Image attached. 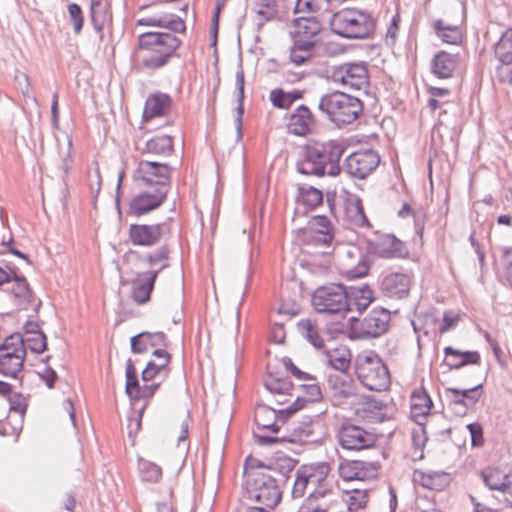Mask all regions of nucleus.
Instances as JSON below:
<instances>
[{
    "label": "nucleus",
    "mask_w": 512,
    "mask_h": 512,
    "mask_svg": "<svg viewBox=\"0 0 512 512\" xmlns=\"http://www.w3.org/2000/svg\"><path fill=\"white\" fill-rule=\"evenodd\" d=\"M306 400L297 396L296 399L285 408L276 409L264 403H258L254 410V422L259 432H254L256 442L262 446H272L279 443H296V442H315L316 439H312L311 435L318 424L313 423H298L293 427L287 428L293 433L290 435L282 436H271L272 434H278L282 427L286 424L290 426L288 420L291 416L304 408Z\"/></svg>",
    "instance_id": "1"
},
{
    "label": "nucleus",
    "mask_w": 512,
    "mask_h": 512,
    "mask_svg": "<svg viewBox=\"0 0 512 512\" xmlns=\"http://www.w3.org/2000/svg\"><path fill=\"white\" fill-rule=\"evenodd\" d=\"M297 462L288 465L286 462L276 464V470L262 475H254L245 482V497L268 508H275L282 499L286 487Z\"/></svg>",
    "instance_id": "2"
},
{
    "label": "nucleus",
    "mask_w": 512,
    "mask_h": 512,
    "mask_svg": "<svg viewBox=\"0 0 512 512\" xmlns=\"http://www.w3.org/2000/svg\"><path fill=\"white\" fill-rule=\"evenodd\" d=\"M181 41L167 32H145L138 36L134 57L147 70L164 67L180 46Z\"/></svg>",
    "instance_id": "3"
},
{
    "label": "nucleus",
    "mask_w": 512,
    "mask_h": 512,
    "mask_svg": "<svg viewBox=\"0 0 512 512\" xmlns=\"http://www.w3.org/2000/svg\"><path fill=\"white\" fill-rule=\"evenodd\" d=\"M342 153L343 149L334 142L309 145L304 158L298 163V171L303 175L338 176L341 172L339 160Z\"/></svg>",
    "instance_id": "4"
},
{
    "label": "nucleus",
    "mask_w": 512,
    "mask_h": 512,
    "mask_svg": "<svg viewBox=\"0 0 512 512\" xmlns=\"http://www.w3.org/2000/svg\"><path fill=\"white\" fill-rule=\"evenodd\" d=\"M355 374L360 383L371 391H384L390 386V373L374 351L359 353L354 360Z\"/></svg>",
    "instance_id": "5"
},
{
    "label": "nucleus",
    "mask_w": 512,
    "mask_h": 512,
    "mask_svg": "<svg viewBox=\"0 0 512 512\" xmlns=\"http://www.w3.org/2000/svg\"><path fill=\"white\" fill-rule=\"evenodd\" d=\"M330 24L336 34L346 38H366L375 28V22L370 14L354 8L335 12Z\"/></svg>",
    "instance_id": "6"
},
{
    "label": "nucleus",
    "mask_w": 512,
    "mask_h": 512,
    "mask_svg": "<svg viewBox=\"0 0 512 512\" xmlns=\"http://www.w3.org/2000/svg\"><path fill=\"white\" fill-rule=\"evenodd\" d=\"M362 108V102L357 97L340 91L322 96L319 102V109L338 125L354 122L362 112Z\"/></svg>",
    "instance_id": "7"
},
{
    "label": "nucleus",
    "mask_w": 512,
    "mask_h": 512,
    "mask_svg": "<svg viewBox=\"0 0 512 512\" xmlns=\"http://www.w3.org/2000/svg\"><path fill=\"white\" fill-rule=\"evenodd\" d=\"M26 353L23 337L20 333L7 336L0 344V374L17 378L24 366Z\"/></svg>",
    "instance_id": "8"
},
{
    "label": "nucleus",
    "mask_w": 512,
    "mask_h": 512,
    "mask_svg": "<svg viewBox=\"0 0 512 512\" xmlns=\"http://www.w3.org/2000/svg\"><path fill=\"white\" fill-rule=\"evenodd\" d=\"M312 304L318 312L335 314L350 310L348 295L342 284L321 286L312 295Z\"/></svg>",
    "instance_id": "9"
},
{
    "label": "nucleus",
    "mask_w": 512,
    "mask_h": 512,
    "mask_svg": "<svg viewBox=\"0 0 512 512\" xmlns=\"http://www.w3.org/2000/svg\"><path fill=\"white\" fill-rule=\"evenodd\" d=\"M366 322H323L328 340H335L341 336L349 339L376 338L386 332L390 322H375L373 328L365 329Z\"/></svg>",
    "instance_id": "10"
},
{
    "label": "nucleus",
    "mask_w": 512,
    "mask_h": 512,
    "mask_svg": "<svg viewBox=\"0 0 512 512\" xmlns=\"http://www.w3.org/2000/svg\"><path fill=\"white\" fill-rule=\"evenodd\" d=\"M330 465L327 462H315L301 465L295 473L292 487V497L301 498L304 496L309 485L316 489H325L322 483L330 473Z\"/></svg>",
    "instance_id": "11"
},
{
    "label": "nucleus",
    "mask_w": 512,
    "mask_h": 512,
    "mask_svg": "<svg viewBox=\"0 0 512 512\" xmlns=\"http://www.w3.org/2000/svg\"><path fill=\"white\" fill-rule=\"evenodd\" d=\"M338 441L345 450L360 451L374 447L378 437L361 426L345 421L338 430Z\"/></svg>",
    "instance_id": "12"
},
{
    "label": "nucleus",
    "mask_w": 512,
    "mask_h": 512,
    "mask_svg": "<svg viewBox=\"0 0 512 512\" xmlns=\"http://www.w3.org/2000/svg\"><path fill=\"white\" fill-rule=\"evenodd\" d=\"M144 1L142 8L146 11L137 19L136 25L161 27L178 33L185 31L186 26L182 18L167 12L162 6L154 8L152 7L154 4L147 6V1Z\"/></svg>",
    "instance_id": "13"
},
{
    "label": "nucleus",
    "mask_w": 512,
    "mask_h": 512,
    "mask_svg": "<svg viewBox=\"0 0 512 512\" xmlns=\"http://www.w3.org/2000/svg\"><path fill=\"white\" fill-rule=\"evenodd\" d=\"M171 172L172 168L166 163L141 160L134 171V179L142 184L166 190Z\"/></svg>",
    "instance_id": "14"
},
{
    "label": "nucleus",
    "mask_w": 512,
    "mask_h": 512,
    "mask_svg": "<svg viewBox=\"0 0 512 512\" xmlns=\"http://www.w3.org/2000/svg\"><path fill=\"white\" fill-rule=\"evenodd\" d=\"M327 389L333 406L341 407L358 395V385L353 377L345 373H329L326 377Z\"/></svg>",
    "instance_id": "15"
},
{
    "label": "nucleus",
    "mask_w": 512,
    "mask_h": 512,
    "mask_svg": "<svg viewBox=\"0 0 512 512\" xmlns=\"http://www.w3.org/2000/svg\"><path fill=\"white\" fill-rule=\"evenodd\" d=\"M445 394L448 408L457 416H464L472 410L483 394V384L465 389L447 387Z\"/></svg>",
    "instance_id": "16"
},
{
    "label": "nucleus",
    "mask_w": 512,
    "mask_h": 512,
    "mask_svg": "<svg viewBox=\"0 0 512 512\" xmlns=\"http://www.w3.org/2000/svg\"><path fill=\"white\" fill-rule=\"evenodd\" d=\"M332 80L345 87L361 90L368 87V69L363 63H343L333 68Z\"/></svg>",
    "instance_id": "17"
},
{
    "label": "nucleus",
    "mask_w": 512,
    "mask_h": 512,
    "mask_svg": "<svg viewBox=\"0 0 512 512\" xmlns=\"http://www.w3.org/2000/svg\"><path fill=\"white\" fill-rule=\"evenodd\" d=\"M342 508V502L331 489H316L305 498L297 512H338Z\"/></svg>",
    "instance_id": "18"
},
{
    "label": "nucleus",
    "mask_w": 512,
    "mask_h": 512,
    "mask_svg": "<svg viewBox=\"0 0 512 512\" xmlns=\"http://www.w3.org/2000/svg\"><path fill=\"white\" fill-rule=\"evenodd\" d=\"M7 400L9 402V414L5 423L0 427V435H18L22 429L24 415L28 408V399L21 393L12 392Z\"/></svg>",
    "instance_id": "19"
},
{
    "label": "nucleus",
    "mask_w": 512,
    "mask_h": 512,
    "mask_svg": "<svg viewBox=\"0 0 512 512\" xmlns=\"http://www.w3.org/2000/svg\"><path fill=\"white\" fill-rule=\"evenodd\" d=\"M125 377V393L130 398L131 401L143 399L145 400V403H147L148 405L149 401L153 398V396L161 386L160 382L144 384L143 386H141L138 380L135 365L131 359L127 360Z\"/></svg>",
    "instance_id": "20"
},
{
    "label": "nucleus",
    "mask_w": 512,
    "mask_h": 512,
    "mask_svg": "<svg viewBox=\"0 0 512 512\" xmlns=\"http://www.w3.org/2000/svg\"><path fill=\"white\" fill-rule=\"evenodd\" d=\"M371 267L369 253L363 254L357 247L347 250L341 260V273L349 280L362 278L368 275Z\"/></svg>",
    "instance_id": "21"
},
{
    "label": "nucleus",
    "mask_w": 512,
    "mask_h": 512,
    "mask_svg": "<svg viewBox=\"0 0 512 512\" xmlns=\"http://www.w3.org/2000/svg\"><path fill=\"white\" fill-rule=\"evenodd\" d=\"M380 157L373 150H360L346 159L347 171L350 175L364 179L379 165Z\"/></svg>",
    "instance_id": "22"
},
{
    "label": "nucleus",
    "mask_w": 512,
    "mask_h": 512,
    "mask_svg": "<svg viewBox=\"0 0 512 512\" xmlns=\"http://www.w3.org/2000/svg\"><path fill=\"white\" fill-rule=\"evenodd\" d=\"M369 255H375L380 258L391 259L404 257L407 249L402 241L393 235H379L369 241Z\"/></svg>",
    "instance_id": "23"
},
{
    "label": "nucleus",
    "mask_w": 512,
    "mask_h": 512,
    "mask_svg": "<svg viewBox=\"0 0 512 512\" xmlns=\"http://www.w3.org/2000/svg\"><path fill=\"white\" fill-rule=\"evenodd\" d=\"M163 224H131L128 239L134 246L150 247L156 245L163 235Z\"/></svg>",
    "instance_id": "24"
},
{
    "label": "nucleus",
    "mask_w": 512,
    "mask_h": 512,
    "mask_svg": "<svg viewBox=\"0 0 512 512\" xmlns=\"http://www.w3.org/2000/svg\"><path fill=\"white\" fill-rule=\"evenodd\" d=\"M167 190L154 188L152 192H142L136 195L129 206V213L134 216H142L157 209L165 200Z\"/></svg>",
    "instance_id": "25"
},
{
    "label": "nucleus",
    "mask_w": 512,
    "mask_h": 512,
    "mask_svg": "<svg viewBox=\"0 0 512 512\" xmlns=\"http://www.w3.org/2000/svg\"><path fill=\"white\" fill-rule=\"evenodd\" d=\"M286 462L288 465L296 462L295 459L286 455L278 454L276 457L269 459L267 462L259 460L251 455L247 456L244 461V479L245 482L253 478L254 475H262L276 470V464Z\"/></svg>",
    "instance_id": "26"
},
{
    "label": "nucleus",
    "mask_w": 512,
    "mask_h": 512,
    "mask_svg": "<svg viewBox=\"0 0 512 512\" xmlns=\"http://www.w3.org/2000/svg\"><path fill=\"white\" fill-rule=\"evenodd\" d=\"M321 30L320 22L313 17H299L294 20L291 35L293 41L314 47Z\"/></svg>",
    "instance_id": "27"
},
{
    "label": "nucleus",
    "mask_w": 512,
    "mask_h": 512,
    "mask_svg": "<svg viewBox=\"0 0 512 512\" xmlns=\"http://www.w3.org/2000/svg\"><path fill=\"white\" fill-rule=\"evenodd\" d=\"M432 407V399L424 387H419L412 391L410 414L411 419L417 425H426Z\"/></svg>",
    "instance_id": "28"
},
{
    "label": "nucleus",
    "mask_w": 512,
    "mask_h": 512,
    "mask_svg": "<svg viewBox=\"0 0 512 512\" xmlns=\"http://www.w3.org/2000/svg\"><path fill=\"white\" fill-rule=\"evenodd\" d=\"M263 382L265 388L272 394L291 396L294 390V384L291 380L283 376L276 367L270 364L266 366V375L264 376Z\"/></svg>",
    "instance_id": "29"
},
{
    "label": "nucleus",
    "mask_w": 512,
    "mask_h": 512,
    "mask_svg": "<svg viewBox=\"0 0 512 512\" xmlns=\"http://www.w3.org/2000/svg\"><path fill=\"white\" fill-rule=\"evenodd\" d=\"M413 481L423 488L434 491H443L449 486L451 476L449 473L444 471L424 472L422 470L415 469L413 472Z\"/></svg>",
    "instance_id": "30"
},
{
    "label": "nucleus",
    "mask_w": 512,
    "mask_h": 512,
    "mask_svg": "<svg viewBox=\"0 0 512 512\" xmlns=\"http://www.w3.org/2000/svg\"><path fill=\"white\" fill-rule=\"evenodd\" d=\"M313 125L314 119L311 111L308 107L300 105L290 115L287 128L294 135L304 136L310 133Z\"/></svg>",
    "instance_id": "31"
},
{
    "label": "nucleus",
    "mask_w": 512,
    "mask_h": 512,
    "mask_svg": "<svg viewBox=\"0 0 512 512\" xmlns=\"http://www.w3.org/2000/svg\"><path fill=\"white\" fill-rule=\"evenodd\" d=\"M158 276V270H150L139 273L132 282V297L142 304L150 299L155 280Z\"/></svg>",
    "instance_id": "32"
},
{
    "label": "nucleus",
    "mask_w": 512,
    "mask_h": 512,
    "mask_svg": "<svg viewBox=\"0 0 512 512\" xmlns=\"http://www.w3.org/2000/svg\"><path fill=\"white\" fill-rule=\"evenodd\" d=\"M372 463L359 460L343 462L339 465V475L344 481L364 480L369 478L370 472L376 471Z\"/></svg>",
    "instance_id": "33"
},
{
    "label": "nucleus",
    "mask_w": 512,
    "mask_h": 512,
    "mask_svg": "<svg viewBox=\"0 0 512 512\" xmlns=\"http://www.w3.org/2000/svg\"><path fill=\"white\" fill-rule=\"evenodd\" d=\"M298 332L315 349L325 348L327 339L326 328L323 322H297Z\"/></svg>",
    "instance_id": "34"
},
{
    "label": "nucleus",
    "mask_w": 512,
    "mask_h": 512,
    "mask_svg": "<svg viewBox=\"0 0 512 512\" xmlns=\"http://www.w3.org/2000/svg\"><path fill=\"white\" fill-rule=\"evenodd\" d=\"M23 337L25 350L41 354L47 349V338L40 328L39 322H25Z\"/></svg>",
    "instance_id": "35"
},
{
    "label": "nucleus",
    "mask_w": 512,
    "mask_h": 512,
    "mask_svg": "<svg viewBox=\"0 0 512 512\" xmlns=\"http://www.w3.org/2000/svg\"><path fill=\"white\" fill-rule=\"evenodd\" d=\"M411 278L405 273H391L382 281V288L390 297L402 298L408 295Z\"/></svg>",
    "instance_id": "36"
},
{
    "label": "nucleus",
    "mask_w": 512,
    "mask_h": 512,
    "mask_svg": "<svg viewBox=\"0 0 512 512\" xmlns=\"http://www.w3.org/2000/svg\"><path fill=\"white\" fill-rule=\"evenodd\" d=\"M171 107V99L168 95L156 93L150 95L144 106L142 122L146 123L155 117L165 115Z\"/></svg>",
    "instance_id": "37"
},
{
    "label": "nucleus",
    "mask_w": 512,
    "mask_h": 512,
    "mask_svg": "<svg viewBox=\"0 0 512 512\" xmlns=\"http://www.w3.org/2000/svg\"><path fill=\"white\" fill-rule=\"evenodd\" d=\"M434 29L437 36L447 44L459 45L464 38V30L458 25L451 23L447 18H441L435 21Z\"/></svg>",
    "instance_id": "38"
},
{
    "label": "nucleus",
    "mask_w": 512,
    "mask_h": 512,
    "mask_svg": "<svg viewBox=\"0 0 512 512\" xmlns=\"http://www.w3.org/2000/svg\"><path fill=\"white\" fill-rule=\"evenodd\" d=\"M130 344L133 353L143 354L147 352L149 346H167V336L163 332H141L131 337Z\"/></svg>",
    "instance_id": "39"
},
{
    "label": "nucleus",
    "mask_w": 512,
    "mask_h": 512,
    "mask_svg": "<svg viewBox=\"0 0 512 512\" xmlns=\"http://www.w3.org/2000/svg\"><path fill=\"white\" fill-rule=\"evenodd\" d=\"M458 64L456 55L441 51L432 60L431 70L438 78L446 79L453 75Z\"/></svg>",
    "instance_id": "40"
},
{
    "label": "nucleus",
    "mask_w": 512,
    "mask_h": 512,
    "mask_svg": "<svg viewBox=\"0 0 512 512\" xmlns=\"http://www.w3.org/2000/svg\"><path fill=\"white\" fill-rule=\"evenodd\" d=\"M310 235L315 243L329 245L333 240L332 226L326 216H315L310 221Z\"/></svg>",
    "instance_id": "41"
},
{
    "label": "nucleus",
    "mask_w": 512,
    "mask_h": 512,
    "mask_svg": "<svg viewBox=\"0 0 512 512\" xmlns=\"http://www.w3.org/2000/svg\"><path fill=\"white\" fill-rule=\"evenodd\" d=\"M11 286L8 288L9 293L13 296L16 305H26L30 302H35L33 293L25 277L18 276L16 271L12 275L9 282Z\"/></svg>",
    "instance_id": "42"
},
{
    "label": "nucleus",
    "mask_w": 512,
    "mask_h": 512,
    "mask_svg": "<svg viewBox=\"0 0 512 512\" xmlns=\"http://www.w3.org/2000/svg\"><path fill=\"white\" fill-rule=\"evenodd\" d=\"M328 364L331 368L338 371V373L348 372L351 365V350L344 345L336 347L332 350L326 351Z\"/></svg>",
    "instance_id": "43"
},
{
    "label": "nucleus",
    "mask_w": 512,
    "mask_h": 512,
    "mask_svg": "<svg viewBox=\"0 0 512 512\" xmlns=\"http://www.w3.org/2000/svg\"><path fill=\"white\" fill-rule=\"evenodd\" d=\"M297 203L304 208L305 212L312 211L322 205L323 193L321 190L312 187H300L297 195Z\"/></svg>",
    "instance_id": "44"
},
{
    "label": "nucleus",
    "mask_w": 512,
    "mask_h": 512,
    "mask_svg": "<svg viewBox=\"0 0 512 512\" xmlns=\"http://www.w3.org/2000/svg\"><path fill=\"white\" fill-rule=\"evenodd\" d=\"M345 216L349 224L353 227L360 228L368 225V219L364 213L361 200L358 198L347 201Z\"/></svg>",
    "instance_id": "45"
},
{
    "label": "nucleus",
    "mask_w": 512,
    "mask_h": 512,
    "mask_svg": "<svg viewBox=\"0 0 512 512\" xmlns=\"http://www.w3.org/2000/svg\"><path fill=\"white\" fill-rule=\"evenodd\" d=\"M480 476L490 490H498L503 493L506 483L512 475H505L499 469L488 467L480 472Z\"/></svg>",
    "instance_id": "46"
},
{
    "label": "nucleus",
    "mask_w": 512,
    "mask_h": 512,
    "mask_svg": "<svg viewBox=\"0 0 512 512\" xmlns=\"http://www.w3.org/2000/svg\"><path fill=\"white\" fill-rule=\"evenodd\" d=\"M138 471L141 481L153 484L158 483L163 475L159 465L142 457L138 458Z\"/></svg>",
    "instance_id": "47"
},
{
    "label": "nucleus",
    "mask_w": 512,
    "mask_h": 512,
    "mask_svg": "<svg viewBox=\"0 0 512 512\" xmlns=\"http://www.w3.org/2000/svg\"><path fill=\"white\" fill-rule=\"evenodd\" d=\"M494 55L497 61H512V28L503 32L494 46Z\"/></svg>",
    "instance_id": "48"
},
{
    "label": "nucleus",
    "mask_w": 512,
    "mask_h": 512,
    "mask_svg": "<svg viewBox=\"0 0 512 512\" xmlns=\"http://www.w3.org/2000/svg\"><path fill=\"white\" fill-rule=\"evenodd\" d=\"M108 4L105 0H91V20L97 31H102L109 21Z\"/></svg>",
    "instance_id": "49"
},
{
    "label": "nucleus",
    "mask_w": 512,
    "mask_h": 512,
    "mask_svg": "<svg viewBox=\"0 0 512 512\" xmlns=\"http://www.w3.org/2000/svg\"><path fill=\"white\" fill-rule=\"evenodd\" d=\"M386 404L374 398H368L363 404V416L372 422H383L386 418Z\"/></svg>",
    "instance_id": "50"
},
{
    "label": "nucleus",
    "mask_w": 512,
    "mask_h": 512,
    "mask_svg": "<svg viewBox=\"0 0 512 512\" xmlns=\"http://www.w3.org/2000/svg\"><path fill=\"white\" fill-rule=\"evenodd\" d=\"M173 150L172 138L168 135H161L151 138L146 142L145 151L155 155H167Z\"/></svg>",
    "instance_id": "51"
},
{
    "label": "nucleus",
    "mask_w": 512,
    "mask_h": 512,
    "mask_svg": "<svg viewBox=\"0 0 512 512\" xmlns=\"http://www.w3.org/2000/svg\"><path fill=\"white\" fill-rule=\"evenodd\" d=\"M301 97L302 94L298 91L285 92L282 89H273L269 95L272 104L280 109H288L294 101Z\"/></svg>",
    "instance_id": "52"
},
{
    "label": "nucleus",
    "mask_w": 512,
    "mask_h": 512,
    "mask_svg": "<svg viewBox=\"0 0 512 512\" xmlns=\"http://www.w3.org/2000/svg\"><path fill=\"white\" fill-rule=\"evenodd\" d=\"M427 94L429 95L427 105L430 110L435 111L443 105L449 103L450 90L444 87L428 86Z\"/></svg>",
    "instance_id": "53"
},
{
    "label": "nucleus",
    "mask_w": 512,
    "mask_h": 512,
    "mask_svg": "<svg viewBox=\"0 0 512 512\" xmlns=\"http://www.w3.org/2000/svg\"><path fill=\"white\" fill-rule=\"evenodd\" d=\"M313 54L314 47L293 41V45L290 50V60L295 65L299 66L306 63L313 57Z\"/></svg>",
    "instance_id": "54"
},
{
    "label": "nucleus",
    "mask_w": 512,
    "mask_h": 512,
    "mask_svg": "<svg viewBox=\"0 0 512 512\" xmlns=\"http://www.w3.org/2000/svg\"><path fill=\"white\" fill-rule=\"evenodd\" d=\"M169 251L166 247H161L151 253H148L144 259L147 266L158 270V273L168 267Z\"/></svg>",
    "instance_id": "55"
},
{
    "label": "nucleus",
    "mask_w": 512,
    "mask_h": 512,
    "mask_svg": "<svg viewBox=\"0 0 512 512\" xmlns=\"http://www.w3.org/2000/svg\"><path fill=\"white\" fill-rule=\"evenodd\" d=\"M276 311L279 316L293 318L300 315L301 305L297 298L282 297Z\"/></svg>",
    "instance_id": "56"
},
{
    "label": "nucleus",
    "mask_w": 512,
    "mask_h": 512,
    "mask_svg": "<svg viewBox=\"0 0 512 512\" xmlns=\"http://www.w3.org/2000/svg\"><path fill=\"white\" fill-rule=\"evenodd\" d=\"M351 298L354 301L356 309L359 312H362L372 302V300H373V292H372V290L369 287L362 286L360 288L354 289L351 292Z\"/></svg>",
    "instance_id": "57"
},
{
    "label": "nucleus",
    "mask_w": 512,
    "mask_h": 512,
    "mask_svg": "<svg viewBox=\"0 0 512 512\" xmlns=\"http://www.w3.org/2000/svg\"><path fill=\"white\" fill-rule=\"evenodd\" d=\"M303 382H306L299 387L302 389L303 394L305 397H302L304 400H306V403L308 401L310 402H319L322 399V391L319 385V382L317 380V377L315 376V380H302Z\"/></svg>",
    "instance_id": "58"
},
{
    "label": "nucleus",
    "mask_w": 512,
    "mask_h": 512,
    "mask_svg": "<svg viewBox=\"0 0 512 512\" xmlns=\"http://www.w3.org/2000/svg\"><path fill=\"white\" fill-rule=\"evenodd\" d=\"M428 437L425 429V425H418L417 429L412 431V444L415 452H419L413 460H421L424 458L423 449L427 443Z\"/></svg>",
    "instance_id": "59"
},
{
    "label": "nucleus",
    "mask_w": 512,
    "mask_h": 512,
    "mask_svg": "<svg viewBox=\"0 0 512 512\" xmlns=\"http://www.w3.org/2000/svg\"><path fill=\"white\" fill-rule=\"evenodd\" d=\"M147 408V403H144L143 406L138 411H133L132 415L128 417V435L130 438H135L138 432L142 427V417L144 410Z\"/></svg>",
    "instance_id": "60"
},
{
    "label": "nucleus",
    "mask_w": 512,
    "mask_h": 512,
    "mask_svg": "<svg viewBox=\"0 0 512 512\" xmlns=\"http://www.w3.org/2000/svg\"><path fill=\"white\" fill-rule=\"evenodd\" d=\"M369 501L367 490L353 489L352 495L349 497L348 511L363 509Z\"/></svg>",
    "instance_id": "61"
},
{
    "label": "nucleus",
    "mask_w": 512,
    "mask_h": 512,
    "mask_svg": "<svg viewBox=\"0 0 512 512\" xmlns=\"http://www.w3.org/2000/svg\"><path fill=\"white\" fill-rule=\"evenodd\" d=\"M445 359L443 365L447 366L449 370H455L462 368L461 366V351L454 349L451 346L444 348Z\"/></svg>",
    "instance_id": "62"
},
{
    "label": "nucleus",
    "mask_w": 512,
    "mask_h": 512,
    "mask_svg": "<svg viewBox=\"0 0 512 512\" xmlns=\"http://www.w3.org/2000/svg\"><path fill=\"white\" fill-rule=\"evenodd\" d=\"M499 261L506 280L512 286V247L501 250Z\"/></svg>",
    "instance_id": "63"
},
{
    "label": "nucleus",
    "mask_w": 512,
    "mask_h": 512,
    "mask_svg": "<svg viewBox=\"0 0 512 512\" xmlns=\"http://www.w3.org/2000/svg\"><path fill=\"white\" fill-rule=\"evenodd\" d=\"M496 78L503 83H512V61H498L495 67Z\"/></svg>",
    "instance_id": "64"
}]
</instances>
